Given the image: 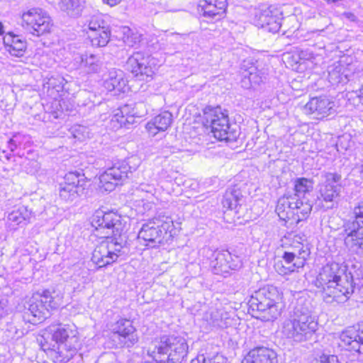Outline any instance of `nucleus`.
<instances>
[{"mask_svg":"<svg viewBox=\"0 0 363 363\" xmlns=\"http://www.w3.org/2000/svg\"><path fill=\"white\" fill-rule=\"evenodd\" d=\"M291 334L293 336L307 335L314 331V329L310 326L308 320L301 319L294 320L291 323Z\"/></svg>","mask_w":363,"mask_h":363,"instance_id":"cd10ccee","label":"nucleus"},{"mask_svg":"<svg viewBox=\"0 0 363 363\" xmlns=\"http://www.w3.org/2000/svg\"><path fill=\"white\" fill-rule=\"evenodd\" d=\"M139 167L129 159L118 161L99 177L100 187L111 191L118 184L125 181Z\"/></svg>","mask_w":363,"mask_h":363,"instance_id":"9d476101","label":"nucleus"},{"mask_svg":"<svg viewBox=\"0 0 363 363\" xmlns=\"http://www.w3.org/2000/svg\"><path fill=\"white\" fill-rule=\"evenodd\" d=\"M123 245L114 236H106L91 252V261L97 268H104L116 263L122 255Z\"/></svg>","mask_w":363,"mask_h":363,"instance_id":"1a4fd4ad","label":"nucleus"},{"mask_svg":"<svg viewBox=\"0 0 363 363\" xmlns=\"http://www.w3.org/2000/svg\"><path fill=\"white\" fill-rule=\"evenodd\" d=\"M216 261L219 267L227 266L233 261V256L228 250L218 251L216 253Z\"/></svg>","mask_w":363,"mask_h":363,"instance_id":"473e14b6","label":"nucleus"},{"mask_svg":"<svg viewBox=\"0 0 363 363\" xmlns=\"http://www.w3.org/2000/svg\"><path fill=\"white\" fill-rule=\"evenodd\" d=\"M4 32V27L3 23L0 21V36L3 35Z\"/></svg>","mask_w":363,"mask_h":363,"instance_id":"c9c22d12","label":"nucleus"},{"mask_svg":"<svg viewBox=\"0 0 363 363\" xmlns=\"http://www.w3.org/2000/svg\"><path fill=\"white\" fill-rule=\"evenodd\" d=\"M190 363H228V359L221 353L217 352L212 357H206L204 354L197 355L191 359Z\"/></svg>","mask_w":363,"mask_h":363,"instance_id":"c85d7f7f","label":"nucleus"},{"mask_svg":"<svg viewBox=\"0 0 363 363\" xmlns=\"http://www.w3.org/2000/svg\"><path fill=\"white\" fill-rule=\"evenodd\" d=\"M320 363H342L335 354H323L320 356Z\"/></svg>","mask_w":363,"mask_h":363,"instance_id":"72a5a7b5","label":"nucleus"},{"mask_svg":"<svg viewBox=\"0 0 363 363\" xmlns=\"http://www.w3.org/2000/svg\"><path fill=\"white\" fill-rule=\"evenodd\" d=\"M81 64L89 73H95L99 69V61L93 54L82 56Z\"/></svg>","mask_w":363,"mask_h":363,"instance_id":"7c9ffc66","label":"nucleus"},{"mask_svg":"<svg viewBox=\"0 0 363 363\" xmlns=\"http://www.w3.org/2000/svg\"><path fill=\"white\" fill-rule=\"evenodd\" d=\"M338 345L352 354L363 355V321L342 331Z\"/></svg>","mask_w":363,"mask_h":363,"instance_id":"dca6fc26","label":"nucleus"},{"mask_svg":"<svg viewBox=\"0 0 363 363\" xmlns=\"http://www.w3.org/2000/svg\"><path fill=\"white\" fill-rule=\"evenodd\" d=\"M77 338L73 324L54 323L44 329L38 339L40 349L56 363L68 362L74 347L70 342Z\"/></svg>","mask_w":363,"mask_h":363,"instance_id":"7ed1b4c3","label":"nucleus"},{"mask_svg":"<svg viewBox=\"0 0 363 363\" xmlns=\"http://www.w3.org/2000/svg\"><path fill=\"white\" fill-rule=\"evenodd\" d=\"M262 27L269 32L276 33L279 32L281 26L282 13L276 6H269L262 13Z\"/></svg>","mask_w":363,"mask_h":363,"instance_id":"4be33fe9","label":"nucleus"},{"mask_svg":"<svg viewBox=\"0 0 363 363\" xmlns=\"http://www.w3.org/2000/svg\"><path fill=\"white\" fill-rule=\"evenodd\" d=\"M314 189V181L304 177L296 178L293 183L294 194L281 195L277 201L275 211L279 219L290 225H298L311 216L313 203L305 199Z\"/></svg>","mask_w":363,"mask_h":363,"instance_id":"f257e3e1","label":"nucleus"},{"mask_svg":"<svg viewBox=\"0 0 363 363\" xmlns=\"http://www.w3.org/2000/svg\"><path fill=\"white\" fill-rule=\"evenodd\" d=\"M87 39L93 48H103L111 40V29L102 15H95L89 22Z\"/></svg>","mask_w":363,"mask_h":363,"instance_id":"4468645a","label":"nucleus"},{"mask_svg":"<svg viewBox=\"0 0 363 363\" xmlns=\"http://www.w3.org/2000/svg\"><path fill=\"white\" fill-rule=\"evenodd\" d=\"M249 304L252 315L265 322L277 320L285 308L283 293L273 285L264 286L255 291Z\"/></svg>","mask_w":363,"mask_h":363,"instance_id":"39448f33","label":"nucleus"},{"mask_svg":"<svg viewBox=\"0 0 363 363\" xmlns=\"http://www.w3.org/2000/svg\"><path fill=\"white\" fill-rule=\"evenodd\" d=\"M60 184L59 196L61 199L73 201L86 194L91 186V180L84 173L71 171L65 174Z\"/></svg>","mask_w":363,"mask_h":363,"instance_id":"f8f14e48","label":"nucleus"},{"mask_svg":"<svg viewBox=\"0 0 363 363\" xmlns=\"http://www.w3.org/2000/svg\"><path fill=\"white\" fill-rule=\"evenodd\" d=\"M341 180V175L337 173L329 174L324 184L319 189V196L318 199L325 203L332 202L340 195L339 184Z\"/></svg>","mask_w":363,"mask_h":363,"instance_id":"aec40b11","label":"nucleus"},{"mask_svg":"<svg viewBox=\"0 0 363 363\" xmlns=\"http://www.w3.org/2000/svg\"><path fill=\"white\" fill-rule=\"evenodd\" d=\"M32 298H33V301L30 304L28 308L30 313L37 319L38 321H44L50 316L51 311L55 309L46 304H44L43 300H38V298L33 296Z\"/></svg>","mask_w":363,"mask_h":363,"instance_id":"a878e982","label":"nucleus"},{"mask_svg":"<svg viewBox=\"0 0 363 363\" xmlns=\"http://www.w3.org/2000/svg\"><path fill=\"white\" fill-rule=\"evenodd\" d=\"M315 281L325 297L337 303L349 300L355 288L353 275L347 265L335 262L323 265Z\"/></svg>","mask_w":363,"mask_h":363,"instance_id":"f03ea898","label":"nucleus"},{"mask_svg":"<svg viewBox=\"0 0 363 363\" xmlns=\"http://www.w3.org/2000/svg\"><path fill=\"white\" fill-rule=\"evenodd\" d=\"M172 121V114L169 111H163L148 121L145 128L150 135L155 136L160 132L167 130Z\"/></svg>","mask_w":363,"mask_h":363,"instance_id":"b1692460","label":"nucleus"},{"mask_svg":"<svg viewBox=\"0 0 363 363\" xmlns=\"http://www.w3.org/2000/svg\"><path fill=\"white\" fill-rule=\"evenodd\" d=\"M240 363H278V357L274 350L258 346L250 350Z\"/></svg>","mask_w":363,"mask_h":363,"instance_id":"412c9836","label":"nucleus"},{"mask_svg":"<svg viewBox=\"0 0 363 363\" xmlns=\"http://www.w3.org/2000/svg\"><path fill=\"white\" fill-rule=\"evenodd\" d=\"M235 192H236V190H235V189H234V190H231V191H230V194H234V193H235Z\"/></svg>","mask_w":363,"mask_h":363,"instance_id":"e433bc0d","label":"nucleus"},{"mask_svg":"<svg viewBox=\"0 0 363 363\" xmlns=\"http://www.w3.org/2000/svg\"><path fill=\"white\" fill-rule=\"evenodd\" d=\"M3 45L6 52L17 58L23 57L28 48L26 40L13 31H9L4 35Z\"/></svg>","mask_w":363,"mask_h":363,"instance_id":"6ab92c4d","label":"nucleus"},{"mask_svg":"<svg viewBox=\"0 0 363 363\" xmlns=\"http://www.w3.org/2000/svg\"><path fill=\"white\" fill-rule=\"evenodd\" d=\"M13 140L12 139H10L9 143H13Z\"/></svg>","mask_w":363,"mask_h":363,"instance_id":"4c0bfd02","label":"nucleus"},{"mask_svg":"<svg viewBox=\"0 0 363 363\" xmlns=\"http://www.w3.org/2000/svg\"><path fill=\"white\" fill-rule=\"evenodd\" d=\"M201 123L219 142L232 143L238 140L240 131L230 123L229 111L220 105L206 106L202 110Z\"/></svg>","mask_w":363,"mask_h":363,"instance_id":"423d86ee","label":"nucleus"},{"mask_svg":"<svg viewBox=\"0 0 363 363\" xmlns=\"http://www.w3.org/2000/svg\"><path fill=\"white\" fill-rule=\"evenodd\" d=\"M103 2L106 4L109 5L110 6H114L118 4L122 0H102Z\"/></svg>","mask_w":363,"mask_h":363,"instance_id":"f704fd0d","label":"nucleus"},{"mask_svg":"<svg viewBox=\"0 0 363 363\" xmlns=\"http://www.w3.org/2000/svg\"><path fill=\"white\" fill-rule=\"evenodd\" d=\"M228 0H198L196 10L204 18L222 19L228 13Z\"/></svg>","mask_w":363,"mask_h":363,"instance_id":"f3484780","label":"nucleus"},{"mask_svg":"<svg viewBox=\"0 0 363 363\" xmlns=\"http://www.w3.org/2000/svg\"><path fill=\"white\" fill-rule=\"evenodd\" d=\"M280 247L284 250L281 259L276 262L274 267L281 276L299 272L311 259V248L306 239L300 234H286L281 240Z\"/></svg>","mask_w":363,"mask_h":363,"instance_id":"20e7f679","label":"nucleus"},{"mask_svg":"<svg viewBox=\"0 0 363 363\" xmlns=\"http://www.w3.org/2000/svg\"><path fill=\"white\" fill-rule=\"evenodd\" d=\"M90 225L97 235L111 233L113 236L120 234L122 216L115 210H104L100 208L91 217Z\"/></svg>","mask_w":363,"mask_h":363,"instance_id":"ddd939ff","label":"nucleus"},{"mask_svg":"<svg viewBox=\"0 0 363 363\" xmlns=\"http://www.w3.org/2000/svg\"><path fill=\"white\" fill-rule=\"evenodd\" d=\"M334 107V101L325 95L310 98L304 106L307 115H314L318 120H323L329 116Z\"/></svg>","mask_w":363,"mask_h":363,"instance_id":"a211bd4d","label":"nucleus"},{"mask_svg":"<svg viewBox=\"0 0 363 363\" xmlns=\"http://www.w3.org/2000/svg\"><path fill=\"white\" fill-rule=\"evenodd\" d=\"M127 65L129 72L140 80L151 81L156 74V67L152 59L140 52L133 54L128 59Z\"/></svg>","mask_w":363,"mask_h":363,"instance_id":"2eb2a0df","label":"nucleus"},{"mask_svg":"<svg viewBox=\"0 0 363 363\" xmlns=\"http://www.w3.org/2000/svg\"><path fill=\"white\" fill-rule=\"evenodd\" d=\"M55 291L50 290L49 289H43L41 292H35L33 294V297H35L38 298V300H43V303L46 304L51 308L56 309L57 305L55 301V297L53 296Z\"/></svg>","mask_w":363,"mask_h":363,"instance_id":"c756f323","label":"nucleus"},{"mask_svg":"<svg viewBox=\"0 0 363 363\" xmlns=\"http://www.w3.org/2000/svg\"><path fill=\"white\" fill-rule=\"evenodd\" d=\"M31 211L27 206H21L11 211L9 214V220L16 225L21 224L24 222H28L30 218Z\"/></svg>","mask_w":363,"mask_h":363,"instance_id":"bb28decb","label":"nucleus"},{"mask_svg":"<svg viewBox=\"0 0 363 363\" xmlns=\"http://www.w3.org/2000/svg\"><path fill=\"white\" fill-rule=\"evenodd\" d=\"M125 85L123 79L118 76L110 77L104 83L105 88L108 91H116L121 92Z\"/></svg>","mask_w":363,"mask_h":363,"instance_id":"2f4dec72","label":"nucleus"},{"mask_svg":"<svg viewBox=\"0 0 363 363\" xmlns=\"http://www.w3.org/2000/svg\"><path fill=\"white\" fill-rule=\"evenodd\" d=\"M135 332L136 328L133 325V321L127 318L118 320L113 330V333L116 335L119 340H128L131 345L138 341V338Z\"/></svg>","mask_w":363,"mask_h":363,"instance_id":"5701e85b","label":"nucleus"},{"mask_svg":"<svg viewBox=\"0 0 363 363\" xmlns=\"http://www.w3.org/2000/svg\"><path fill=\"white\" fill-rule=\"evenodd\" d=\"M352 220L343 224L344 242L354 250H363V200L352 208Z\"/></svg>","mask_w":363,"mask_h":363,"instance_id":"9b49d317","label":"nucleus"},{"mask_svg":"<svg viewBox=\"0 0 363 363\" xmlns=\"http://www.w3.org/2000/svg\"><path fill=\"white\" fill-rule=\"evenodd\" d=\"M20 19L21 27L37 37L50 33L55 26L49 13L40 7H32L23 11Z\"/></svg>","mask_w":363,"mask_h":363,"instance_id":"6e6552de","label":"nucleus"},{"mask_svg":"<svg viewBox=\"0 0 363 363\" xmlns=\"http://www.w3.org/2000/svg\"><path fill=\"white\" fill-rule=\"evenodd\" d=\"M136 117L138 116L134 113V109L125 105L113 116L111 122L116 128H126L134 123Z\"/></svg>","mask_w":363,"mask_h":363,"instance_id":"393cba45","label":"nucleus"},{"mask_svg":"<svg viewBox=\"0 0 363 363\" xmlns=\"http://www.w3.org/2000/svg\"><path fill=\"white\" fill-rule=\"evenodd\" d=\"M179 231L172 218L155 217L142 225L138 238L145 247L157 248L172 242Z\"/></svg>","mask_w":363,"mask_h":363,"instance_id":"0eeeda50","label":"nucleus"}]
</instances>
